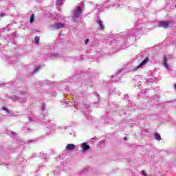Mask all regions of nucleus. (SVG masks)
Returning a JSON list of instances; mask_svg holds the SVG:
<instances>
[{"instance_id":"nucleus-1","label":"nucleus","mask_w":176,"mask_h":176,"mask_svg":"<svg viewBox=\"0 0 176 176\" xmlns=\"http://www.w3.org/2000/svg\"><path fill=\"white\" fill-rule=\"evenodd\" d=\"M82 14V8L80 6H76L75 9L73 11L72 14V20L73 21H76L79 17H80V14Z\"/></svg>"},{"instance_id":"nucleus-2","label":"nucleus","mask_w":176,"mask_h":176,"mask_svg":"<svg viewBox=\"0 0 176 176\" xmlns=\"http://www.w3.org/2000/svg\"><path fill=\"white\" fill-rule=\"evenodd\" d=\"M65 27V24L64 23H54L50 26V28L51 30H61V28H64Z\"/></svg>"},{"instance_id":"nucleus-3","label":"nucleus","mask_w":176,"mask_h":176,"mask_svg":"<svg viewBox=\"0 0 176 176\" xmlns=\"http://www.w3.org/2000/svg\"><path fill=\"white\" fill-rule=\"evenodd\" d=\"M148 61H149V59L148 58H145L144 60H142V62L139 65L132 69L131 71L133 72H135V71H138V69H140V68H142V67H144V65H145V64H146Z\"/></svg>"},{"instance_id":"nucleus-4","label":"nucleus","mask_w":176,"mask_h":176,"mask_svg":"<svg viewBox=\"0 0 176 176\" xmlns=\"http://www.w3.org/2000/svg\"><path fill=\"white\" fill-rule=\"evenodd\" d=\"M160 27H162L163 28H168L170 25V22L166 21H162L159 22Z\"/></svg>"},{"instance_id":"nucleus-5","label":"nucleus","mask_w":176,"mask_h":176,"mask_svg":"<svg viewBox=\"0 0 176 176\" xmlns=\"http://www.w3.org/2000/svg\"><path fill=\"white\" fill-rule=\"evenodd\" d=\"M81 148L83 152H86V151H89V149H90V146H89L87 143L84 142L81 144Z\"/></svg>"},{"instance_id":"nucleus-6","label":"nucleus","mask_w":176,"mask_h":176,"mask_svg":"<svg viewBox=\"0 0 176 176\" xmlns=\"http://www.w3.org/2000/svg\"><path fill=\"white\" fill-rule=\"evenodd\" d=\"M76 148V146L74 144H69L66 146L65 151H74Z\"/></svg>"},{"instance_id":"nucleus-7","label":"nucleus","mask_w":176,"mask_h":176,"mask_svg":"<svg viewBox=\"0 0 176 176\" xmlns=\"http://www.w3.org/2000/svg\"><path fill=\"white\" fill-rule=\"evenodd\" d=\"M97 23H98V25L100 27L101 30H104V24L102 23V21H101V20L98 19L97 20Z\"/></svg>"},{"instance_id":"nucleus-8","label":"nucleus","mask_w":176,"mask_h":176,"mask_svg":"<svg viewBox=\"0 0 176 176\" xmlns=\"http://www.w3.org/2000/svg\"><path fill=\"white\" fill-rule=\"evenodd\" d=\"M164 67L168 69V64H167V58L166 56L164 57Z\"/></svg>"},{"instance_id":"nucleus-9","label":"nucleus","mask_w":176,"mask_h":176,"mask_svg":"<svg viewBox=\"0 0 176 176\" xmlns=\"http://www.w3.org/2000/svg\"><path fill=\"white\" fill-rule=\"evenodd\" d=\"M155 139L157 140V141H160V140H162V137H160V134H159L158 133H155Z\"/></svg>"},{"instance_id":"nucleus-10","label":"nucleus","mask_w":176,"mask_h":176,"mask_svg":"<svg viewBox=\"0 0 176 176\" xmlns=\"http://www.w3.org/2000/svg\"><path fill=\"white\" fill-rule=\"evenodd\" d=\"M63 3V0H57L56 1V5L57 6H61V5Z\"/></svg>"},{"instance_id":"nucleus-11","label":"nucleus","mask_w":176,"mask_h":176,"mask_svg":"<svg viewBox=\"0 0 176 176\" xmlns=\"http://www.w3.org/2000/svg\"><path fill=\"white\" fill-rule=\"evenodd\" d=\"M35 19V15L32 14L30 16V23H34V19Z\"/></svg>"},{"instance_id":"nucleus-12","label":"nucleus","mask_w":176,"mask_h":176,"mask_svg":"<svg viewBox=\"0 0 176 176\" xmlns=\"http://www.w3.org/2000/svg\"><path fill=\"white\" fill-rule=\"evenodd\" d=\"M34 41H35V43H39V37L36 36L34 38Z\"/></svg>"},{"instance_id":"nucleus-13","label":"nucleus","mask_w":176,"mask_h":176,"mask_svg":"<svg viewBox=\"0 0 176 176\" xmlns=\"http://www.w3.org/2000/svg\"><path fill=\"white\" fill-rule=\"evenodd\" d=\"M40 68L41 67H36V69L33 72V74H36V72H38L39 71Z\"/></svg>"},{"instance_id":"nucleus-14","label":"nucleus","mask_w":176,"mask_h":176,"mask_svg":"<svg viewBox=\"0 0 176 176\" xmlns=\"http://www.w3.org/2000/svg\"><path fill=\"white\" fill-rule=\"evenodd\" d=\"M60 16H61L60 14H58V15L56 16V20H63V19H64V17L60 18Z\"/></svg>"},{"instance_id":"nucleus-15","label":"nucleus","mask_w":176,"mask_h":176,"mask_svg":"<svg viewBox=\"0 0 176 176\" xmlns=\"http://www.w3.org/2000/svg\"><path fill=\"white\" fill-rule=\"evenodd\" d=\"M3 110L6 111L7 112H9V110H8V109H6V107H3Z\"/></svg>"},{"instance_id":"nucleus-16","label":"nucleus","mask_w":176,"mask_h":176,"mask_svg":"<svg viewBox=\"0 0 176 176\" xmlns=\"http://www.w3.org/2000/svg\"><path fill=\"white\" fill-rule=\"evenodd\" d=\"M87 42H89V39L85 40V43H87Z\"/></svg>"},{"instance_id":"nucleus-17","label":"nucleus","mask_w":176,"mask_h":176,"mask_svg":"<svg viewBox=\"0 0 176 176\" xmlns=\"http://www.w3.org/2000/svg\"><path fill=\"white\" fill-rule=\"evenodd\" d=\"M54 56H55V57H57V56H58V54H55Z\"/></svg>"},{"instance_id":"nucleus-18","label":"nucleus","mask_w":176,"mask_h":176,"mask_svg":"<svg viewBox=\"0 0 176 176\" xmlns=\"http://www.w3.org/2000/svg\"><path fill=\"white\" fill-rule=\"evenodd\" d=\"M3 16H4L3 14H1V16L3 17Z\"/></svg>"},{"instance_id":"nucleus-19","label":"nucleus","mask_w":176,"mask_h":176,"mask_svg":"<svg viewBox=\"0 0 176 176\" xmlns=\"http://www.w3.org/2000/svg\"><path fill=\"white\" fill-rule=\"evenodd\" d=\"M23 130H25V127H23Z\"/></svg>"},{"instance_id":"nucleus-20","label":"nucleus","mask_w":176,"mask_h":176,"mask_svg":"<svg viewBox=\"0 0 176 176\" xmlns=\"http://www.w3.org/2000/svg\"><path fill=\"white\" fill-rule=\"evenodd\" d=\"M175 88L176 89V84L175 85Z\"/></svg>"}]
</instances>
